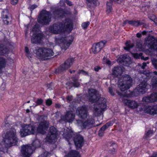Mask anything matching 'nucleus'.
<instances>
[{
    "label": "nucleus",
    "mask_w": 157,
    "mask_h": 157,
    "mask_svg": "<svg viewBox=\"0 0 157 157\" xmlns=\"http://www.w3.org/2000/svg\"><path fill=\"white\" fill-rule=\"evenodd\" d=\"M18 2V0H11V4L13 5H16L17 4Z\"/></svg>",
    "instance_id": "62"
},
{
    "label": "nucleus",
    "mask_w": 157,
    "mask_h": 157,
    "mask_svg": "<svg viewBox=\"0 0 157 157\" xmlns=\"http://www.w3.org/2000/svg\"><path fill=\"white\" fill-rule=\"evenodd\" d=\"M107 128L105 124L100 129L99 131L98 135L100 136H102L103 132L105 129H107Z\"/></svg>",
    "instance_id": "41"
},
{
    "label": "nucleus",
    "mask_w": 157,
    "mask_h": 157,
    "mask_svg": "<svg viewBox=\"0 0 157 157\" xmlns=\"http://www.w3.org/2000/svg\"><path fill=\"white\" fill-rule=\"evenodd\" d=\"M64 27V25L62 23L57 22L50 26L48 30L51 33L57 34L63 31Z\"/></svg>",
    "instance_id": "7"
},
{
    "label": "nucleus",
    "mask_w": 157,
    "mask_h": 157,
    "mask_svg": "<svg viewBox=\"0 0 157 157\" xmlns=\"http://www.w3.org/2000/svg\"><path fill=\"white\" fill-rule=\"evenodd\" d=\"M156 17V16L153 14L150 15L149 17V18L150 19L153 21H154Z\"/></svg>",
    "instance_id": "55"
},
{
    "label": "nucleus",
    "mask_w": 157,
    "mask_h": 157,
    "mask_svg": "<svg viewBox=\"0 0 157 157\" xmlns=\"http://www.w3.org/2000/svg\"><path fill=\"white\" fill-rule=\"evenodd\" d=\"M53 50L50 49L43 48V52L42 60H45L47 59L46 57L52 56L53 55Z\"/></svg>",
    "instance_id": "27"
},
{
    "label": "nucleus",
    "mask_w": 157,
    "mask_h": 157,
    "mask_svg": "<svg viewBox=\"0 0 157 157\" xmlns=\"http://www.w3.org/2000/svg\"><path fill=\"white\" fill-rule=\"evenodd\" d=\"M94 122V120L92 118L88 119L86 121H82L81 127L82 129L90 128Z\"/></svg>",
    "instance_id": "24"
},
{
    "label": "nucleus",
    "mask_w": 157,
    "mask_h": 157,
    "mask_svg": "<svg viewBox=\"0 0 157 157\" xmlns=\"http://www.w3.org/2000/svg\"><path fill=\"white\" fill-rule=\"evenodd\" d=\"M65 2L69 6H72L73 4L72 2L69 0H65Z\"/></svg>",
    "instance_id": "63"
},
{
    "label": "nucleus",
    "mask_w": 157,
    "mask_h": 157,
    "mask_svg": "<svg viewBox=\"0 0 157 157\" xmlns=\"http://www.w3.org/2000/svg\"><path fill=\"white\" fill-rule=\"evenodd\" d=\"M125 47H124V48L127 51H129L130 49L133 47V44H131L130 40L127 41L125 44Z\"/></svg>",
    "instance_id": "35"
},
{
    "label": "nucleus",
    "mask_w": 157,
    "mask_h": 157,
    "mask_svg": "<svg viewBox=\"0 0 157 157\" xmlns=\"http://www.w3.org/2000/svg\"><path fill=\"white\" fill-rule=\"evenodd\" d=\"M114 123V121H109L108 122H107L105 124V125L106 126L107 128H108L110 126H112L113 124Z\"/></svg>",
    "instance_id": "50"
},
{
    "label": "nucleus",
    "mask_w": 157,
    "mask_h": 157,
    "mask_svg": "<svg viewBox=\"0 0 157 157\" xmlns=\"http://www.w3.org/2000/svg\"><path fill=\"white\" fill-rule=\"evenodd\" d=\"M75 115L72 111H67L64 116L62 117V119L66 122H72L74 120Z\"/></svg>",
    "instance_id": "21"
},
{
    "label": "nucleus",
    "mask_w": 157,
    "mask_h": 157,
    "mask_svg": "<svg viewBox=\"0 0 157 157\" xmlns=\"http://www.w3.org/2000/svg\"><path fill=\"white\" fill-rule=\"evenodd\" d=\"M109 92V93L112 96L115 95L114 92H113V87L112 86H109L108 88Z\"/></svg>",
    "instance_id": "51"
},
{
    "label": "nucleus",
    "mask_w": 157,
    "mask_h": 157,
    "mask_svg": "<svg viewBox=\"0 0 157 157\" xmlns=\"http://www.w3.org/2000/svg\"><path fill=\"white\" fill-rule=\"evenodd\" d=\"M136 46L139 49H141L142 48V43L140 41L137 42L136 43Z\"/></svg>",
    "instance_id": "53"
},
{
    "label": "nucleus",
    "mask_w": 157,
    "mask_h": 157,
    "mask_svg": "<svg viewBox=\"0 0 157 157\" xmlns=\"http://www.w3.org/2000/svg\"><path fill=\"white\" fill-rule=\"evenodd\" d=\"M44 37L42 33L34 34L31 37V42L32 44H40L42 41V39Z\"/></svg>",
    "instance_id": "16"
},
{
    "label": "nucleus",
    "mask_w": 157,
    "mask_h": 157,
    "mask_svg": "<svg viewBox=\"0 0 157 157\" xmlns=\"http://www.w3.org/2000/svg\"><path fill=\"white\" fill-rule=\"evenodd\" d=\"M76 113L79 117L82 119H85L87 117V111L85 107L82 106L78 108Z\"/></svg>",
    "instance_id": "20"
},
{
    "label": "nucleus",
    "mask_w": 157,
    "mask_h": 157,
    "mask_svg": "<svg viewBox=\"0 0 157 157\" xmlns=\"http://www.w3.org/2000/svg\"><path fill=\"white\" fill-rule=\"evenodd\" d=\"M106 42V41L103 40L94 44L91 48L92 52L94 54L98 53L104 48Z\"/></svg>",
    "instance_id": "11"
},
{
    "label": "nucleus",
    "mask_w": 157,
    "mask_h": 157,
    "mask_svg": "<svg viewBox=\"0 0 157 157\" xmlns=\"http://www.w3.org/2000/svg\"><path fill=\"white\" fill-rule=\"evenodd\" d=\"M103 60L104 62H105L106 63L108 64L109 65L111 63L110 61L108 60L107 58L105 56L103 57Z\"/></svg>",
    "instance_id": "57"
},
{
    "label": "nucleus",
    "mask_w": 157,
    "mask_h": 157,
    "mask_svg": "<svg viewBox=\"0 0 157 157\" xmlns=\"http://www.w3.org/2000/svg\"><path fill=\"white\" fill-rule=\"evenodd\" d=\"M6 63V59L0 56V74L2 72V69L4 68Z\"/></svg>",
    "instance_id": "31"
},
{
    "label": "nucleus",
    "mask_w": 157,
    "mask_h": 157,
    "mask_svg": "<svg viewBox=\"0 0 157 157\" xmlns=\"http://www.w3.org/2000/svg\"><path fill=\"white\" fill-rule=\"evenodd\" d=\"M45 141L49 143H52V138H45Z\"/></svg>",
    "instance_id": "59"
},
{
    "label": "nucleus",
    "mask_w": 157,
    "mask_h": 157,
    "mask_svg": "<svg viewBox=\"0 0 157 157\" xmlns=\"http://www.w3.org/2000/svg\"><path fill=\"white\" fill-rule=\"evenodd\" d=\"M9 13L8 10H3L2 13V18L4 23L6 25L10 24L12 21V18L9 17Z\"/></svg>",
    "instance_id": "19"
},
{
    "label": "nucleus",
    "mask_w": 157,
    "mask_h": 157,
    "mask_svg": "<svg viewBox=\"0 0 157 157\" xmlns=\"http://www.w3.org/2000/svg\"><path fill=\"white\" fill-rule=\"evenodd\" d=\"M101 67L98 66H95L94 68V70L97 72L98 71H99L101 69Z\"/></svg>",
    "instance_id": "61"
},
{
    "label": "nucleus",
    "mask_w": 157,
    "mask_h": 157,
    "mask_svg": "<svg viewBox=\"0 0 157 157\" xmlns=\"http://www.w3.org/2000/svg\"><path fill=\"white\" fill-rule=\"evenodd\" d=\"M47 152L46 151L43 154H41L40 156L38 157H47Z\"/></svg>",
    "instance_id": "64"
},
{
    "label": "nucleus",
    "mask_w": 157,
    "mask_h": 157,
    "mask_svg": "<svg viewBox=\"0 0 157 157\" xmlns=\"http://www.w3.org/2000/svg\"><path fill=\"white\" fill-rule=\"evenodd\" d=\"M110 2H114L118 4H121L123 1V0H110Z\"/></svg>",
    "instance_id": "56"
},
{
    "label": "nucleus",
    "mask_w": 157,
    "mask_h": 157,
    "mask_svg": "<svg viewBox=\"0 0 157 157\" xmlns=\"http://www.w3.org/2000/svg\"><path fill=\"white\" fill-rule=\"evenodd\" d=\"M59 134V132L57 128L52 126L49 128L46 137H57Z\"/></svg>",
    "instance_id": "23"
},
{
    "label": "nucleus",
    "mask_w": 157,
    "mask_h": 157,
    "mask_svg": "<svg viewBox=\"0 0 157 157\" xmlns=\"http://www.w3.org/2000/svg\"><path fill=\"white\" fill-rule=\"evenodd\" d=\"M40 25L37 24H36L33 27V28L32 29V31H35L36 30L35 29H38L39 27H40Z\"/></svg>",
    "instance_id": "60"
},
{
    "label": "nucleus",
    "mask_w": 157,
    "mask_h": 157,
    "mask_svg": "<svg viewBox=\"0 0 157 157\" xmlns=\"http://www.w3.org/2000/svg\"><path fill=\"white\" fill-rule=\"evenodd\" d=\"M151 84L153 89H157V76H154L151 79Z\"/></svg>",
    "instance_id": "34"
},
{
    "label": "nucleus",
    "mask_w": 157,
    "mask_h": 157,
    "mask_svg": "<svg viewBox=\"0 0 157 157\" xmlns=\"http://www.w3.org/2000/svg\"><path fill=\"white\" fill-rule=\"evenodd\" d=\"M49 126V123L48 121H41L39 123L37 128V132L42 134H45Z\"/></svg>",
    "instance_id": "13"
},
{
    "label": "nucleus",
    "mask_w": 157,
    "mask_h": 157,
    "mask_svg": "<svg viewBox=\"0 0 157 157\" xmlns=\"http://www.w3.org/2000/svg\"><path fill=\"white\" fill-rule=\"evenodd\" d=\"M34 148L31 145H23L21 146V152L24 157H30L32 154Z\"/></svg>",
    "instance_id": "8"
},
{
    "label": "nucleus",
    "mask_w": 157,
    "mask_h": 157,
    "mask_svg": "<svg viewBox=\"0 0 157 157\" xmlns=\"http://www.w3.org/2000/svg\"><path fill=\"white\" fill-rule=\"evenodd\" d=\"M142 74L143 75L141 76L143 80L137 87L136 90L139 94H143L145 93L147 90V88L148 84L147 82L151 77L152 73L149 71H144Z\"/></svg>",
    "instance_id": "2"
},
{
    "label": "nucleus",
    "mask_w": 157,
    "mask_h": 157,
    "mask_svg": "<svg viewBox=\"0 0 157 157\" xmlns=\"http://www.w3.org/2000/svg\"><path fill=\"white\" fill-rule=\"evenodd\" d=\"M50 9L52 10V18L55 20L64 18L72 13L70 8L65 10L59 7H51Z\"/></svg>",
    "instance_id": "3"
},
{
    "label": "nucleus",
    "mask_w": 157,
    "mask_h": 157,
    "mask_svg": "<svg viewBox=\"0 0 157 157\" xmlns=\"http://www.w3.org/2000/svg\"><path fill=\"white\" fill-rule=\"evenodd\" d=\"M119 78L118 82H124L125 83L129 84L131 85L132 80L131 77L128 75L125 74L121 75Z\"/></svg>",
    "instance_id": "25"
},
{
    "label": "nucleus",
    "mask_w": 157,
    "mask_h": 157,
    "mask_svg": "<svg viewBox=\"0 0 157 157\" xmlns=\"http://www.w3.org/2000/svg\"><path fill=\"white\" fill-rule=\"evenodd\" d=\"M88 7L92 8L99 4L97 0H86Z\"/></svg>",
    "instance_id": "29"
},
{
    "label": "nucleus",
    "mask_w": 157,
    "mask_h": 157,
    "mask_svg": "<svg viewBox=\"0 0 157 157\" xmlns=\"http://www.w3.org/2000/svg\"><path fill=\"white\" fill-rule=\"evenodd\" d=\"M37 7V6L36 4L30 5L29 6L28 9L31 11L32 12L34 9Z\"/></svg>",
    "instance_id": "49"
},
{
    "label": "nucleus",
    "mask_w": 157,
    "mask_h": 157,
    "mask_svg": "<svg viewBox=\"0 0 157 157\" xmlns=\"http://www.w3.org/2000/svg\"><path fill=\"white\" fill-rule=\"evenodd\" d=\"M126 58V56L124 55H121L118 58V60L121 63H124L125 61Z\"/></svg>",
    "instance_id": "45"
},
{
    "label": "nucleus",
    "mask_w": 157,
    "mask_h": 157,
    "mask_svg": "<svg viewBox=\"0 0 157 157\" xmlns=\"http://www.w3.org/2000/svg\"><path fill=\"white\" fill-rule=\"evenodd\" d=\"M152 63L155 68L157 70V59H153L152 61Z\"/></svg>",
    "instance_id": "54"
},
{
    "label": "nucleus",
    "mask_w": 157,
    "mask_h": 157,
    "mask_svg": "<svg viewBox=\"0 0 157 157\" xmlns=\"http://www.w3.org/2000/svg\"><path fill=\"white\" fill-rule=\"evenodd\" d=\"M90 23L89 21H86L82 23V26L84 29H86L89 25Z\"/></svg>",
    "instance_id": "47"
},
{
    "label": "nucleus",
    "mask_w": 157,
    "mask_h": 157,
    "mask_svg": "<svg viewBox=\"0 0 157 157\" xmlns=\"http://www.w3.org/2000/svg\"><path fill=\"white\" fill-rule=\"evenodd\" d=\"M65 22L63 24L64 26H65L66 29L71 31L73 27V22L72 20L70 18H67L65 19Z\"/></svg>",
    "instance_id": "28"
},
{
    "label": "nucleus",
    "mask_w": 157,
    "mask_h": 157,
    "mask_svg": "<svg viewBox=\"0 0 157 157\" xmlns=\"http://www.w3.org/2000/svg\"><path fill=\"white\" fill-rule=\"evenodd\" d=\"M142 100L143 101L147 103L154 102L157 101V93H153L149 96L143 97Z\"/></svg>",
    "instance_id": "15"
},
{
    "label": "nucleus",
    "mask_w": 157,
    "mask_h": 157,
    "mask_svg": "<svg viewBox=\"0 0 157 157\" xmlns=\"http://www.w3.org/2000/svg\"><path fill=\"white\" fill-rule=\"evenodd\" d=\"M129 24L132 26L136 27L138 26L142 25L140 21H135L132 20L129 21Z\"/></svg>",
    "instance_id": "37"
},
{
    "label": "nucleus",
    "mask_w": 157,
    "mask_h": 157,
    "mask_svg": "<svg viewBox=\"0 0 157 157\" xmlns=\"http://www.w3.org/2000/svg\"><path fill=\"white\" fill-rule=\"evenodd\" d=\"M17 138H3L0 143V156L7 151L9 147L15 145L17 142Z\"/></svg>",
    "instance_id": "4"
},
{
    "label": "nucleus",
    "mask_w": 157,
    "mask_h": 157,
    "mask_svg": "<svg viewBox=\"0 0 157 157\" xmlns=\"http://www.w3.org/2000/svg\"><path fill=\"white\" fill-rule=\"evenodd\" d=\"M88 100L91 103H93L98 101V107L94 106V110L96 115L98 116L102 111L105 110L106 108V99L103 98H101V94L98 91L94 89L88 90Z\"/></svg>",
    "instance_id": "1"
},
{
    "label": "nucleus",
    "mask_w": 157,
    "mask_h": 157,
    "mask_svg": "<svg viewBox=\"0 0 157 157\" xmlns=\"http://www.w3.org/2000/svg\"><path fill=\"white\" fill-rule=\"evenodd\" d=\"M147 43L150 49L157 50V40H155L153 36L148 38Z\"/></svg>",
    "instance_id": "18"
},
{
    "label": "nucleus",
    "mask_w": 157,
    "mask_h": 157,
    "mask_svg": "<svg viewBox=\"0 0 157 157\" xmlns=\"http://www.w3.org/2000/svg\"><path fill=\"white\" fill-rule=\"evenodd\" d=\"M53 85V83L52 82H51L49 84H48L47 85V87L48 89H49L50 90L52 89Z\"/></svg>",
    "instance_id": "58"
},
{
    "label": "nucleus",
    "mask_w": 157,
    "mask_h": 157,
    "mask_svg": "<svg viewBox=\"0 0 157 157\" xmlns=\"http://www.w3.org/2000/svg\"><path fill=\"white\" fill-rule=\"evenodd\" d=\"M52 18L50 11L43 10L41 11L37 20L39 23L43 25H47L51 21Z\"/></svg>",
    "instance_id": "5"
},
{
    "label": "nucleus",
    "mask_w": 157,
    "mask_h": 157,
    "mask_svg": "<svg viewBox=\"0 0 157 157\" xmlns=\"http://www.w3.org/2000/svg\"><path fill=\"white\" fill-rule=\"evenodd\" d=\"M154 132L152 130H148L145 133V137H149L151 136L153 134Z\"/></svg>",
    "instance_id": "43"
},
{
    "label": "nucleus",
    "mask_w": 157,
    "mask_h": 157,
    "mask_svg": "<svg viewBox=\"0 0 157 157\" xmlns=\"http://www.w3.org/2000/svg\"><path fill=\"white\" fill-rule=\"evenodd\" d=\"M143 53L140 52L139 53H136L133 54V56L134 58L136 59L141 58V57H142L143 55Z\"/></svg>",
    "instance_id": "48"
},
{
    "label": "nucleus",
    "mask_w": 157,
    "mask_h": 157,
    "mask_svg": "<svg viewBox=\"0 0 157 157\" xmlns=\"http://www.w3.org/2000/svg\"><path fill=\"white\" fill-rule=\"evenodd\" d=\"M52 104V101L51 99H48L46 100V104L48 106H50Z\"/></svg>",
    "instance_id": "52"
},
{
    "label": "nucleus",
    "mask_w": 157,
    "mask_h": 157,
    "mask_svg": "<svg viewBox=\"0 0 157 157\" xmlns=\"http://www.w3.org/2000/svg\"><path fill=\"white\" fill-rule=\"evenodd\" d=\"M112 3L111 2H108L106 4V12L109 13L112 12Z\"/></svg>",
    "instance_id": "40"
},
{
    "label": "nucleus",
    "mask_w": 157,
    "mask_h": 157,
    "mask_svg": "<svg viewBox=\"0 0 157 157\" xmlns=\"http://www.w3.org/2000/svg\"><path fill=\"white\" fill-rule=\"evenodd\" d=\"M74 37L72 36H70L66 38V41L62 46V49H64L65 51L70 46L71 44L73 42Z\"/></svg>",
    "instance_id": "26"
},
{
    "label": "nucleus",
    "mask_w": 157,
    "mask_h": 157,
    "mask_svg": "<svg viewBox=\"0 0 157 157\" xmlns=\"http://www.w3.org/2000/svg\"><path fill=\"white\" fill-rule=\"evenodd\" d=\"M72 131L69 129H67L66 131H64L63 133V137H72Z\"/></svg>",
    "instance_id": "38"
},
{
    "label": "nucleus",
    "mask_w": 157,
    "mask_h": 157,
    "mask_svg": "<svg viewBox=\"0 0 157 157\" xmlns=\"http://www.w3.org/2000/svg\"><path fill=\"white\" fill-rule=\"evenodd\" d=\"M69 144H71L74 142L77 148H81L84 143L83 138H65Z\"/></svg>",
    "instance_id": "9"
},
{
    "label": "nucleus",
    "mask_w": 157,
    "mask_h": 157,
    "mask_svg": "<svg viewBox=\"0 0 157 157\" xmlns=\"http://www.w3.org/2000/svg\"><path fill=\"white\" fill-rule=\"evenodd\" d=\"M16 129L11 128L9 131L7 132L5 135V137H16Z\"/></svg>",
    "instance_id": "30"
},
{
    "label": "nucleus",
    "mask_w": 157,
    "mask_h": 157,
    "mask_svg": "<svg viewBox=\"0 0 157 157\" xmlns=\"http://www.w3.org/2000/svg\"><path fill=\"white\" fill-rule=\"evenodd\" d=\"M44 100L41 98H38L35 102L36 104L35 106L41 105L43 103Z\"/></svg>",
    "instance_id": "46"
},
{
    "label": "nucleus",
    "mask_w": 157,
    "mask_h": 157,
    "mask_svg": "<svg viewBox=\"0 0 157 157\" xmlns=\"http://www.w3.org/2000/svg\"><path fill=\"white\" fill-rule=\"evenodd\" d=\"M71 84H72L73 85V86H71V87L73 86L75 87H77L79 86L80 85L79 82H78L77 80H74L73 82H72L71 83H68L66 84L68 85V86H70Z\"/></svg>",
    "instance_id": "39"
},
{
    "label": "nucleus",
    "mask_w": 157,
    "mask_h": 157,
    "mask_svg": "<svg viewBox=\"0 0 157 157\" xmlns=\"http://www.w3.org/2000/svg\"><path fill=\"white\" fill-rule=\"evenodd\" d=\"M74 59L75 58H73L68 59L63 64L55 69V73L57 74L61 73L66 70L70 68L75 61Z\"/></svg>",
    "instance_id": "6"
},
{
    "label": "nucleus",
    "mask_w": 157,
    "mask_h": 157,
    "mask_svg": "<svg viewBox=\"0 0 157 157\" xmlns=\"http://www.w3.org/2000/svg\"><path fill=\"white\" fill-rule=\"evenodd\" d=\"M122 101L126 105L132 109L137 108L139 105L135 101L123 98Z\"/></svg>",
    "instance_id": "17"
},
{
    "label": "nucleus",
    "mask_w": 157,
    "mask_h": 157,
    "mask_svg": "<svg viewBox=\"0 0 157 157\" xmlns=\"http://www.w3.org/2000/svg\"><path fill=\"white\" fill-rule=\"evenodd\" d=\"M79 153L76 151H70L67 155V157H79Z\"/></svg>",
    "instance_id": "33"
},
{
    "label": "nucleus",
    "mask_w": 157,
    "mask_h": 157,
    "mask_svg": "<svg viewBox=\"0 0 157 157\" xmlns=\"http://www.w3.org/2000/svg\"><path fill=\"white\" fill-rule=\"evenodd\" d=\"M25 50L27 56L29 58H31L32 57V54L30 53L29 48L27 47H25Z\"/></svg>",
    "instance_id": "42"
},
{
    "label": "nucleus",
    "mask_w": 157,
    "mask_h": 157,
    "mask_svg": "<svg viewBox=\"0 0 157 157\" xmlns=\"http://www.w3.org/2000/svg\"><path fill=\"white\" fill-rule=\"evenodd\" d=\"M78 74H81L83 75L86 76H89V75L87 72H86L83 70H79L78 72Z\"/></svg>",
    "instance_id": "44"
},
{
    "label": "nucleus",
    "mask_w": 157,
    "mask_h": 157,
    "mask_svg": "<svg viewBox=\"0 0 157 157\" xmlns=\"http://www.w3.org/2000/svg\"><path fill=\"white\" fill-rule=\"evenodd\" d=\"M43 52V48L39 47L38 49H36L35 53L37 57L40 58L42 60Z\"/></svg>",
    "instance_id": "32"
},
{
    "label": "nucleus",
    "mask_w": 157,
    "mask_h": 157,
    "mask_svg": "<svg viewBox=\"0 0 157 157\" xmlns=\"http://www.w3.org/2000/svg\"><path fill=\"white\" fill-rule=\"evenodd\" d=\"M144 112L151 115L157 114V104L148 105L144 109Z\"/></svg>",
    "instance_id": "14"
},
{
    "label": "nucleus",
    "mask_w": 157,
    "mask_h": 157,
    "mask_svg": "<svg viewBox=\"0 0 157 157\" xmlns=\"http://www.w3.org/2000/svg\"><path fill=\"white\" fill-rule=\"evenodd\" d=\"M112 75L114 77H118L121 76L123 73V68L119 66L115 67L112 70Z\"/></svg>",
    "instance_id": "22"
},
{
    "label": "nucleus",
    "mask_w": 157,
    "mask_h": 157,
    "mask_svg": "<svg viewBox=\"0 0 157 157\" xmlns=\"http://www.w3.org/2000/svg\"><path fill=\"white\" fill-rule=\"evenodd\" d=\"M31 145L32 147L34 148L33 150H34L36 147H39L40 146V143L38 139H36Z\"/></svg>",
    "instance_id": "36"
},
{
    "label": "nucleus",
    "mask_w": 157,
    "mask_h": 157,
    "mask_svg": "<svg viewBox=\"0 0 157 157\" xmlns=\"http://www.w3.org/2000/svg\"><path fill=\"white\" fill-rule=\"evenodd\" d=\"M118 86L121 92H119L118 91H117V93L121 97H126L127 94L124 93V91L129 89L131 85L129 84L125 83L124 82H118Z\"/></svg>",
    "instance_id": "12"
},
{
    "label": "nucleus",
    "mask_w": 157,
    "mask_h": 157,
    "mask_svg": "<svg viewBox=\"0 0 157 157\" xmlns=\"http://www.w3.org/2000/svg\"><path fill=\"white\" fill-rule=\"evenodd\" d=\"M35 128L33 126L27 125L22 128L20 131L21 135L22 136H26L29 135L34 134L35 132Z\"/></svg>",
    "instance_id": "10"
}]
</instances>
